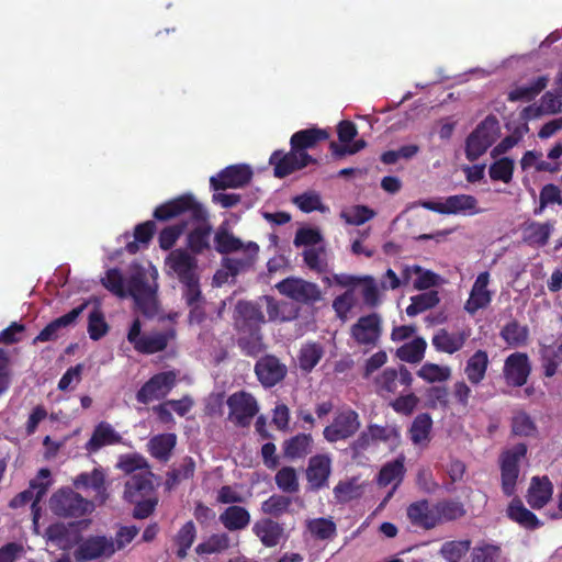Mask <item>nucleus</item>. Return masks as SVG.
Masks as SVG:
<instances>
[{
  "mask_svg": "<svg viewBox=\"0 0 562 562\" xmlns=\"http://www.w3.org/2000/svg\"><path fill=\"white\" fill-rule=\"evenodd\" d=\"M127 296L134 300L135 307L146 318H154L158 313L157 283H149L147 271L139 265L132 268L126 280Z\"/></svg>",
  "mask_w": 562,
  "mask_h": 562,
  "instance_id": "obj_2",
  "label": "nucleus"
},
{
  "mask_svg": "<svg viewBox=\"0 0 562 562\" xmlns=\"http://www.w3.org/2000/svg\"><path fill=\"white\" fill-rule=\"evenodd\" d=\"M331 474V458L328 453H318L310 458L305 476L307 488L318 492L328 487Z\"/></svg>",
  "mask_w": 562,
  "mask_h": 562,
  "instance_id": "obj_15",
  "label": "nucleus"
},
{
  "mask_svg": "<svg viewBox=\"0 0 562 562\" xmlns=\"http://www.w3.org/2000/svg\"><path fill=\"white\" fill-rule=\"evenodd\" d=\"M72 484L77 490H92L97 496H100L101 502L105 501V474L101 468L78 474Z\"/></svg>",
  "mask_w": 562,
  "mask_h": 562,
  "instance_id": "obj_29",
  "label": "nucleus"
},
{
  "mask_svg": "<svg viewBox=\"0 0 562 562\" xmlns=\"http://www.w3.org/2000/svg\"><path fill=\"white\" fill-rule=\"evenodd\" d=\"M122 436L108 422H100L93 428L91 438L86 442L85 450L88 454L97 453L106 446L121 443Z\"/></svg>",
  "mask_w": 562,
  "mask_h": 562,
  "instance_id": "obj_24",
  "label": "nucleus"
},
{
  "mask_svg": "<svg viewBox=\"0 0 562 562\" xmlns=\"http://www.w3.org/2000/svg\"><path fill=\"white\" fill-rule=\"evenodd\" d=\"M562 101L559 95L552 92H546L542 98L540 105H528L525 108L526 114L533 112V116H541L542 114H555L561 111Z\"/></svg>",
  "mask_w": 562,
  "mask_h": 562,
  "instance_id": "obj_54",
  "label": "nucleus"
},
{
  "mask_svg": "<svg viewBox=\"0 0 562 562\" xmlns=\"http://www.w3.org/2000/svg\"><path fill=\"white\" fill-rule=\"evenodd\" d=\"M549 204L562 205L561 189L553 183L542 187L539 195V206L533 210L535 215H540Z\"/></svg>",
  "mask_w": 562,
  "mask_h": 562,
  "instance_id": "obj_61",
  "label": "nucleus"
},
{
  "mask_svg": "<svg viewBox=\"0 0 562 562\" xmlns=\"http://www.w3.org/2000/svg\"><path fill=\"white\" fill-rule=\"evenodd\" d=\"M101 283L106 290L117 297H127L124 278L117 268L109 269L105 272L104 278L101 279Z\"/></svg>",
  "mask_w": 562,
  "mask_h": 562,
  "instance_id": "obj_57",
  "label": "nucleus"
},
{
  "mask_svg": "<svg viewBox=\"0 0 562 562\" xmlns=\"http://www.w3.org/2000/svg\"><path fill=\"white\" fill-rule=\"evenodd\" d=\"M269 162L273 166L274 177L282 179L311 164H317V159L307 153L300 154L291 148L289 153H283L282 150L273 151Z\"/></svg>",
  "mask_w": 562,
  "mask_h": 562,
  "instance_id": "obj_11",
  "label": "nucleus"
},
{
  "mask_svg": "<svg viewBox=\"0 0 562 562\" xmlns=\"http://www.w3.org/2000/svg\"><path fill=\"white\" fill-rule=\"evenodd\" d=\"M490 272H481L471 289L470 296L464 304V310L474 315L479 310L485 308L492 302V292L487 289L490 283Z\"/></svg>",
  "mask_w": 562,
  "mask_h": 562,
  "instance_id": "obj_21",
  "label": "nucleus"
},
{
  "mask_svg": "<svg viewBox=\"0 0 562 562\" xmlns=\"http://www.w3.org/2000/svg\"><path fill=\"white\" fill-rule=\"evenodd\" d=\"M88 302H83L79 306L72 308L67 314L55 318L50 323H48L40 334L34 338L33 344L37 342H46L54 341L59 336V330L61 328H66L77 321V318L82 314V312L87 308Z\"/></svg>",
  "mask_w": 562,
  "mask_h": 562,
  "instance_id": "obj_23",
  "label": "nucleus"
},
{
  "mask_svg": "<svg viewBox=\"0 0 562 562\" xmlns=\"http://www.w3.org/2000/svg\"><path fill=\"white\" fill-rule=\"evenodd\" d=\"M182 215L188 216V224L194 227L187 234V247L193 256L209 250L212 225L209 221V212L192 193H183L170 199L153 212V217L158 222H168Z\"/></svg>",
  "mask_w": 562,
  "mask_h": 562,
  "instance_id": "obj_1",
  "label": "nucleus"
},
{
  "mask_svg": "<svg viewBox=\"0 0 562 562\" xmlns=\"http://www.w3.org/2000/svg\"><path fill=\"white\" fill-rule=\"evenodd\" d=\"M177 443V436L172 432L154 436L149 442L150 454L157 460L167 462Z\"/></svg>",
  "mask_w": 562,
  "mask_h": 562,
  "instance_id": "obj_37",
  "label": "nucleus"
},
{
  "mask_svg": "<svg viewBox=\"0 0 562 562\" xmlns=\"http://www.w3.org/2000/svg\"><path fill=\"white\" fill-rule=\"evenodd\" d=\"M499 123L495 115H487L469 134L465 140V156L469 161L477 160L496 140Z\"/></svg>",
  "mask_w": 562,
  "mask_h": 562,
  "instance_id": "obj_4",
  "label": "nucleus"
},
{
  "mask_svg": "<svg viewBox=\"0 0 562 562\" xmlns=\"http://www.w3.org/2000/svg\"><path fill=\"white\" fill-rule=\"evenodd\" d=\"M291 504L292 499L289 496L273 494L261 503V510L272 517H280L289 512Z\"/></svg>",
  "mask_w": 562,
  "mask_h": 562,
  "instance_id": "obj_58",
  "label": "nucleus"
},
{
  "mask_svg": "<svg viewBox=\"0 0 562 562\" xmlns=\"http://www.w3.org/2000/svg\"><path fill=\"white\" fill-rule=\"evenodd\" d=\"M313 438L310 434H297L283 442V454L290 460L303 459L312 452Z\"/></svg>",
  "mask_w": 562,
  "mask_h": 562,
  "instance_id": "obj_32",
  "label": "nucleus"
},
{
  "mask_svg": "<svg viewBox=\"0 0 562 562\" xmlns=\"http://www.w3.org/2000/svg\"><path fill=\"white\" fill-rule=\"evenodd\" d=\"M109 325L99 307H94L88 317V333L92 340H99L106 335Z\"/></svg>",
  "mask_w": 562,
  "mask_h": 562,
  "instance_id": "obj_63",
  "label": "nucleus"
},
{
  "mask_svg": "<svg viewBox=\"0 0 562 562\" xmlns=\"http://www.w3.org/2000/svg\"><path fill=\"white\" fill-rule=\"evenodd\" d=\"M329 138L327 130L319 127H311L295 132L290 138V146L293 150L300 154L307 153L317 146L318 143L325 142Z\"/></svg>",
  "mask_w": 562,
  "mask_h": 562,
  "instance_id": "obj_28",
  "label": "nucleus"
},
{
  "mask_svg": "<svg viewBox=\"0 0 562 562\" xmlns=\"http://www.w3.org/2000/svg\"><path fill=\"white\" fill-rule=\"evenodd\" d=\"M218 519L229 531L243 530L250 524V514L245 507L232 505L220 515Z\"/></svg>",
  "mask_w": 562,
  "mask_h": 562,
  "instance_id": "obj_34",
  "label": "nucleus"
},
{
  "mask_svg": "<svg viewBox=\"0 0 562 562\" xmlns=\"http://www.w3.org/2000/svg\"><path fill=\"white\" fill-rule=\"evenodd\" d=\"M468 338L469 333L465 330L450 333L440 328L432 336L431 344L437 351L452 355L463 348Z\"/></svg>",
  "mask_w": 562,
  "mask_h": 562,
  "instance_id": "obj_26",
  "label": "nucleus"
},
{
  "mask_svg": "<svg viewBox=\"0 0 562 562\" xmlns=\"http://www.w3.org/2000/svg\"><path fill=\"white\" fill-rule=\"evenodd\" d=\"M435 512V504L424 498L411 503L406 508V516L413 527L430 530L438 526Z\"/></svg>",
  "mask_w": 562,
  "mask_h": 562,
  "instance_id": "obj_18",
  "label": "nucleus"
},
{
  "mask_svg": "<svg viewBox=\"0 0 562 562\" xmlns=\"http://www.w3.org/2000/svg\"><path fill=\"white\" fill-rule=\"evenodd\" d=\"M214 244L215 250L222 255H227L245 249L243 241L224 227H220L215 233Z\"/></svg>",
  "mask_w": 562,
  "mask_h": 562,
  "instance_id": "obj_49",
  "label": "nucleus"
},
{
  "mask_svg": "<svg viewBox=\"0 0 562 562\" xmlns=\"http://www.w3.org/2000/svg\"><path fill=\"white\" fill-rule=\"evenodd\" d=\"M324 350L321 345L311 342L302 346L299 355L300 369L311 372L321 361Z\"/></svg>",
  "mask_w": 562,
  "mask_h": 562,
  "instance_id": "obj_52",
  "label": "nucleus"
},
{
  "mask_svg": "<svg viewBox=\"0 0 562 562\" xmlns=\"http://www.w3.org/2000/svg\"><path fill=\"white\" fill-rule=\"evenodd\" d=\"M286 367L272 355H266L255 364V373L265 387H272L281 382L286 375Z\"/></svg>",
  "mask_w": 562,
  "mask_h": 562,
  "instance_id": "obj_17",
  "label": "nucleus"
},
{
  "mask_svg": "<svg viewBox=\"0 0 562 562\" xmlns=\"http://www.w3.org/2000/svg\"><path fill=\"white\" fill-rule=\"evenodd\" d=\"M549 78L548 76H540L536 78L530 85L528 86H520L516 87L508 93V101L516 102V101H531L535 99L542 90L546 89L548 86Z\"/></svg>",
  "mask_w": 562,
  "mask_h": 562,
  "instance_id": "obj_43",
  "label": "nucleus"
},
{
  "mask_svg": "<svg viewBox=\"0 0 562 562\" xmlns=\"http://www.w3.org/2000/svg\"><path fill=\"white\" fill-rule=\"evenodd\" d=\"M439 294L436 290L414 295L411 297V304L406 307V314L414 317L427 310L435 307L439 303Z\"/></svg>",
  "mask_w": 562,
  "mask_h": 562,
  "instance_id": "obj_45",
  "label": "nucleus"
},
{
  "mask_svg": "<svg viewBox=\"0 0 562 562\" xmlns=\"http://www.w3.org/2000/svg\"><path fill=\"white\" fill-rule=\"evenodd\" d=\"M115 553L114 541L105 536H90L74 551L76 562L109 559Z\"/></svg>",
  "mask_w": 562,
  "mask_h": 562,
  "instance_id": "obj_14",
  "label": "nucleus"
},
{
  "mask_svg": "<svg viewBox=\"0 0 562 562\" xmlns=\"http://www.w3.org/2000/svg\"><path fill=\"white\" fill-rule=\"evenodd\" d=\"M279 293L288 299L307 306L323 300L321 288L311 281L296 277H288L276 284Z\"/></svg>",
  "mask_w": 562,
  "mask_h": 562,
  "instance_id": "obj_6",
  "label": "nucleus"
},
{
  "mask_svg": "<svg viewBox=\"0 0 562 562\" xmlns=\"http://www.w3.org/2000/svg\"><path fill=\"white\" fill-rule=\"evenodd\" d=\"M196 539V527L192 520L187 521L173 536L172 541L177 547L176 555L183 560L188 555L189 549Z\"/></svg>",
  "mask_w": 562,
  "mask_h": 562,
  "instance_id": "obj_40",
  "label": "nucleus"
},
{
  "mask_svg": "<svg viewBox=\"0 0 562 562\" xmlns=\"http://www.w3.org/2000/svg\"><path fill=\"white\" fill-rule=\"evenodd\" d=\"M188 227L187 221H181L177 224L166 226L162 228L158 236V244L162 250H173L172 247L177 240L184 233Z\"/></svg>",
  "mask_w": 562,
  "mask_h": 562,
  "instance_id": "obj_53",
  "label": "nucleus"
},
{
  "mask_svg": "<svg viewBox=\"0 0 562 562\" xmlns=\"http://www.w3.org/2000/svg\"><path fill=\"white\" fill-rule=\"evenodd\" d=\"M413 383V375L411 371L403 364L395 368H386L375 379L376 387L380 392L396 393L398 384L409 387Z\"/></svg>",
  "mask_w": 562,
  "mask_h": 562,
  "instance_id": "obj_22",
  "label": "nucleus"
},
{
  "mask_svg": "<svg viewBox=\"0 0 562 562\" xmlns=\"http://www.w3.org/2000/svg\"><path fill=\"white\" fill-rule=\"evenodd\" d=\"M277 486L284 493H296L300 488L297 474L294 468L283 467L274 476Z\"/></svg>",
  "mask_w": 562,
  "mask_h": 562,
  "instance_id": "obj_60",
  "label": "nucleus"
},
{
  "mask_svg": "<svg viewBox=\"0 0 562 562\" xmlns=\"http://www.w3.org/2000/svg\"><path fill=\"white\" fill-rule=\"evenodd\" d=\"M499 336L509 347H520L527 344L529 329L517 319H512L502 328Z\"/></svg>",
  "mask_w": 562,
  "mask_h": 562,
  "instance_id": "obj_42",
  "label": "nucleus"
},
{
  "mask_svg": "<svg viewBox=\"0 0 562 562\" xmlns=\"http://www.w3.org/2000/svg\"><path fill=\"white\" fill-rule=\"evenodd\" d=\"M235 326L239 333L261 329L265 315L258 304L239 301L235 306Z\"/></svg>",
  "mask_w": 562,
  "mask_h": 562,
  "instance_id": "obj_19",
  "label": "nucleus"
},
{
  "mask_svg": "<svg viewBox=\"0 0 562 562\" xmlns=\"http://www.w3.org/2000/svg\"><path fill=\"white\" fill-rule=\"evenodd\" d=\"M49 507L56 516L79 518L93 510V503L70 487H61L52 495Z\"/></svg>",
  "mask_w": 562,
  "mask_h": 562,
  "instance_id": "obj_5",
  "label": "nucleus"
},
{
  "mask_svg": "<svg viewBox=\"0 0 562 562\" xmlns=\"http://www.w3.org/2000/svg\"><path fill=\"white\" fill-rule=\"evenodd\" d=\"M231 548V538L227 533H213L205 541L199 543L194 551L198 555L222 553Z\"/></svg>",
  "mask_w": 562,
  "mask_h": 562,
  "instance_id": "obj_46",
  "label": "nucleus"
},
{
  "mask_svg": "<svg viewBox=\"0 0 562 562\" xmlns=\"http://www.w3.org/2000/svg\"><path fill=\"white\" fill-rule=\"evenodd\" d=\"M501 552V548L495 544L476 546L472 549L471 562H498Z\"/></svg>",
  "mask_w": 562,
  "mask_h": 562,
  "instance_id": "obj_64",
  "label": "nucleus"
},
{
  "mask_svg": "<svg viewBox=\"0 0 562 562\" xmlns=\"http://www.w3.org/2000/svg\"><path fill=\"white\" fill-rule=\"evenodd\" d=\"M552 493L553 485L547 476H535L528 490L527 502L533 509H540L551 499Z\"/></svg>",
  "mask_w": 562,
  "mask_h": 562,
  "instance_id": "obj_30",
  "label": "nucleus"
},
{
  "mask_svg": "<svg viewBox=\"0 0 562 562\" xmlns=\"http://www.w3.org/2000/svg\"><path fill=\"white\" fill-rule=\"evenodd\" d=\"M151 471L132 474L124 485V498L127 502L150 497L154 493Z\"/></svg>",
  "mask_w": 562,
  "mask_h": 562,
  "instance_id": "obj_25",
  "label": "nucleus"
},
{
  "mask_svg": "<svg viewBox=\"0 0 562 562\" xmlns=\"http://www.w3.org/2000/svg\"><path fill=\"white\" fill-rule=\"evenodd\" d=\"M252 532L267 548L277 547L284 538L283 526L271 518L257 520L252 526Z\"/></svg>",
  "mask_w": 562,
  "mask_h": 562,
  "instance_id": "obj_27",
  "label": "nucleus"
},
{
  "mask_svg": "<svg viewBox=\"0 0 562 562\" xmlns=\"http://www.w3.org/2000/svg\"><path fill=\"white\" fill-rule=\"evenodd\" d=\"M177 331L173 327H169L164 331H151L142 334V323L139 318H135L127 333V340L133 345L134 349L143 355H154L164 351L169 342L176 339Z\"/></svg>",
  "mask_w": 562,
  "mask_h": 562,
  "instance_id": "obj_3",
  "label": "nucleus"
},
{
  "mask_svg": "<svg viewBox=\"0 0 562 562\" xmlns=\"http://www.w3.org/2000/svg\"><path fill=\"white\" fill-rule=\"evenodd\" d=\"M117 468L124 473L130 474V476L138 470L140 472L150 471L147 460L138 453L121 456Z\"/></svg>",
  "mask_w": 562,
  "mask_h": 562,
  "instance_id": "obj_62",
  "label": "nucleus"
},
{
  "mask_svg": "<svg viewBox=\"0 0 562 562\" xmlns=\"http://www.w3.org/2000/svg\"><path fill=\"white\" fill-rule=\"evenodd\" d=\"M531 367L526 353L515 352L508 356L504 364V375L508 384L522 386L527 383Z\"/></svg>",
  "mask_w": 562,
  "mask_h": 562,
  "instance_id": "obj_20",
  "label": "nucleus"
},
{
  "mask_svg": "<svg viewBox=\"0 0 562 562\" xmlns=\"http://www.w3.org/2000/svg\"><path fill=\"white\" fill-rule=\"evenodd\" d=\"M527 454V445L517 443L501 456L502 490L506 496H512L516 490L519 476V462Z\"/></svg>",
  "mask_w": 562,
  "mask_h": 562,
  "instance_id": "obj_7",
  "label": "nucleus"
},
{
  "mask_svg": "<svg viewBox=\"0 0 562 562\" xmlns=\"http://www.w3.org/2000/svg\"><path fill=\"white\" fill-rule=\"evenodd\" d=\"M244 251L247 254V258H226L224 260V267L233 277L237 276L239 272L252 265L255 258L258 255L259 246L254 241H249L245 246Z\"/></svg>",
  "mask_w": 562,
  "mask_h": 562,
  "instance_id": "obj_50",
  "label": "nucleus"
},
{
  "mask_svg": "<svg viewBox=\"0 0 562 562\" xmlns=\"http://www.w3.org/2000/svg\"><path fill=\"white\" fill-rule=\"evenodd\" d=\"M237 344L241 352L248 357H257L265 350L261 329L240 333Z\"/></svg>",
  "mask_w": 562,
  "mask_h": 562,
  "instance_id": "obj_48",
  "label": "nucleus"
},
{
  "mask_svg": "<svg viewBox=\"0 0 562 562\" xmlns=\"http://www.w3.org/2000/svg\"><path fill=\"white\" fill-rule=\"evenodd\" d=\"M252 176L248 165H231L210 178V187L214 191L243 188L251 181Z\"/></svg>",
  "mask_w": 562,
  "mask_h": 562,
  "instance_id": "obj_13",
  "label": "nucleus"
},
{
  "mask_svg": "<svg viewBox=\"0 0 562 562\" xmlns=\"http://www.w3.org/2000/svg\"><path fill=\"white\" fill-rule=\"evenodd\" d=\"M165 270L168 276L177 278L180 283L200 277L198 259L182 248L173 249L168 254L165 259Z\"/></svg>",
  "mask_w": 562,
  "mask_h": 562,
  "instance_id": "obj_8",
  "label": "nucleus"
},
{
  "mask_svg": "<svg viewBox=\"0 0 562 562\" xmlns=\"http://www.w3.org/2000/svg\"><path fill=\"white\" fill-rule=\"evenodd\" d=\"M307 530L316 540H331L337 535V527L331 518L311 519L307 521Z\"/></svg>",
  "mask_w": 562,
  "mask_h": 562,
  "instance_id": "obj_51",
  "label": "nucleus"
},
{
  "mask_svg": "<svg viewBox=\"0 0 562 562\" xmlns=\"http://www.w3.org/2000/svg\"><path fill=\"white\" fill-rule=\"evenodd\" d=\"M446 214H458L470 212L471 214L477 213V200L470 194H456L445 199Z\"/></svg>",
  "mask_w": 562,
  "mask_h": 562,
  "instance_id": "obj_44",
  "label": "nucleus"
},
{
  "mask_svg": "<svg viewBox=\"0 0 562 562\" xmlns=\"http://www.w3.org/2000/svg\"><path fill=\"white\" fill-rule=\"evenodd\" d=\"M359 415L351 408L337 413L330 425L323 430L328 442H337L352 437L360 428Z\"/></svg>",
  "mask_w": 562,
  "mask_h": 562,
  "instance_id": "obj_12",
  "label": "nucleus"
},
{
  "mask_svg": "<svg viewBox=\"0 0 562 562\" xmlns=\"http://www.w3.org/2000/svg\"><path fill=\"white\" fill-rule=\"evenodd\" d=\"M514 169V160L509 157H503L496 159L490 166L488 175L493 181H503L504 183H509L513 179Z\"/></svg>",
  "mask_w": 562,
  "mask_h": 562,
  "instance_id": "obj_55",
  "label": "nucleus"
},
{
  "mask_svg": "<svg viewBox=\"0 0 562 562\" xmlns=\"http://www.w3.org/2000/svg\"><path fill=\"white\" fill-rule=\"evenodd\" d=\"M438 525L454 521L465 516L464 505L457 499H442L435 504Z\"/></svg>",
  "mask_w": 562,
  "mask_h": 562,
  "instance_id": "obj_39",
  "label": "nucleus"
},
{
  "mask_svg": "<svg viewBox=\"0 0 562 562\" xmlns=\"http://www.w3.org/2000/svg\"><path fill=\"white\" fill-rule=\"evenodd\" d=\"M427 348V342L422 337H416L412 341L404 344L401 346L396 356L405 362L408 363H418L423 360L425 356V351Z\"/></svg>",
  "mask_w": 562,
  "mask_h": 562,
  "instance_id": "obj_47",
  "label": "nucleus"
},
{
  "mask_svg": "<svg viewBox=\"0 0 562 562\" xmlns=\"http://www.w3.org/2000/svg\"><path fill=\"white\" fill-rule=\"evenodd\" d=\"M507 516L526 529L535 530L541 526L538 517L525 507L519 498H514L507 508Z\"/></svg>",
  "mask_w": 562,
  "mask_h": 562,
  "instance_id": "obj_35",
  "label": "nucleus"
},
{
  "mask_svg": "<svg viewBox=\"0 0 562 562\" xmlns=\"http://www.w3.org/2000/svg\"><path fill=\"white\" fill-rule=\"evenodd\" d=\"M48 485L49 482H37V480H32L30 482V488L16 494L10 501L9 506L16 509L32 502V507H34L46 494Z\"/></svg>",
  "mask_w": 562,
  "mask_h": 562,
  "instance_id": "obj_33",
  "label": "nucleus"
},
{
  "mask_svg": "<svg viewBox=\"0 0 562 562\" xmlns=\"http://www.w3.org/2000/svg\"><path fill=\"white\" fill-rule=\"evenodd\" d=\"M432 429V418L428 413L418 414L409 429V438L415 446H427L430 441V432Z\"/></svg>",
  "mask_w": 562,
  "mask_h": 562,
  "instance_id": "obj_36",
  "label": "nucleus"
},
{
  "mask_svg": "<svg viewBox=\"0 0 562 562\" xmlns=\"http://www.w3.org/2000/svg\"><path fill=\"white\" fill-rule=\"evenodd\" d=\"M229 419L238 427H248L258 414L259 406L255 396L246 391L235 392L227 398Z\"/></svg>",
  "mask_w": 562,
  "mask_h": 562,
  "instance_id": "obj_10",
  "label": "nucleus"
},
{
  "mask_svg": "<svg viewBox=\"0 0 562 562\" xmlns=\"http://www.w3.org/2000/svg\"><path fill=\"white\" fill-rule=\"evenodd\" d=\"M417 375L428 383L445 382L451 376V369L431 362L424 363L417 371Z\"/></svg>",
  "mask_w": 562,
  "mask_h": 562,
  "instance_id": "obj_56",
  "label": "nucleus"
},
{
  "mask_svg": "<svg viewBox=\"0 0 562 562\" xmlns=\"http://www.w3.org/2000/svg\"><path fill=\"white\" fill-rule=\"evenodd\" d=\"M381 323V317L376 313L361 316L351 326V337L358 345L375 347L382 334Z\"/></svg>",
  "mask_w": 562,
  "mask_h": 562,
  "instance_id": "obj_16",
  "label": "nucleus"
},
{
  "mask_svg": "<svg viewBox=\"0 0 562 562\" xmlns=\"http://www.w3.org/2000/svg\"><path fill=\"white\" fill-rule=\"evenodd\" d=\"M470 548V540H452L442 544L440 553L447 562H460Z\"/></svg>",
  "mask_w": 562,
  "mask_h": 562,
  "instance_id": "obj_59",
  "label": "nucleus"
},
{
  "mask_svg": "<svg viewBox=\"0 0 562 562\" xmlns=\"http://www.w3.org/2000/svg\"><path fill=\"white\" fill-rule=\"evenodd\" d=\"M490 364L488 355L485 350H476L467 361L464 373L473 385L480 384L486 375Z\"/></svg>",
  "mask_w": 562,
  "mask_h": 562,
  "instance_id": "obj_31",
  "label": "nucleus"
},
{
  "mask_svg": "<svg viewBox=\"0 0 562 562\" xmlns=\"http://www.w3.org/2000/svg\"><path fill=\"white\" fill-rule=\"evenodd\" d=\"M405 475L404 461L396 459L394 461L385 463L379 471L376 482L381 487H385L389 484L395 482L393 491L401 484Z\"/></svg>",
  "mask_w": 562,
  "mask_h": 562,
  "instance_id": "obj_38",
  "label": "nucleus"
},
{
  "mask_svg": "<svg viewBox=\"0 0 562 562\" xmlns=\"http://www.w3.org/2000/svg\"><path fill=\"white\" fill-rule=\"evenodd\" d=\"M177 383L175 371H164L154 374L136 392V401L147 405L153 401L165 398Z\"/></svg>",
  "mask_w": 562,
  "mask_h": 562,
  "instance_id": "obj_9",
  "label": "nucleus"
},
{
  "mask_svg": "<svg viewBox=\"0 0 562 562\" xmlns=\"http://www.w3.org/2000/svg\"><path fill=\"white\" fill-rule=\"evenodd\" d=\"M552 225L547 223L531 222L524 227V240L531 246L543 247L551 236Z\"/></svg>",
  "mask_w": 562,
  "mask_h": 562,
  "instance_id": "obj_41",
  "label": "nucleus"
}]
</instances>
